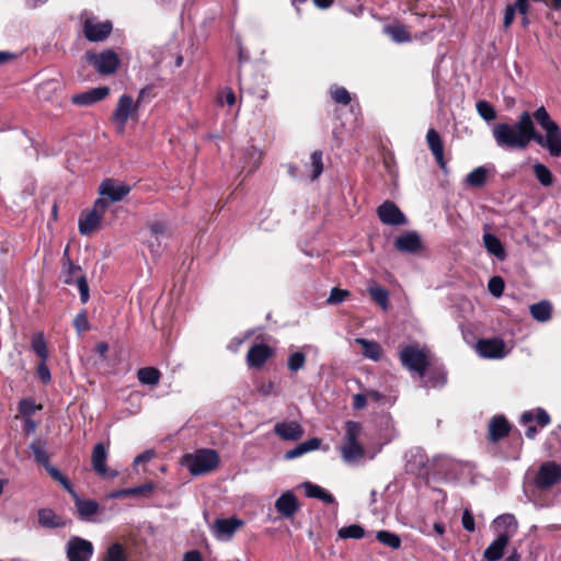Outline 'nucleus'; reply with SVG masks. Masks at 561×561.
<instances>
[{"label":"nucleus","instance_id":"nucleus-1","mask_svg":"<svg viewBox=\"0 0 561 561\" xmlns=\"http://www.w3.org/2000/svg\"><path fill=\"white\" fill-rule=\"evenodd\" d=\"M492 135L496 145L504 149H525L530 141H535L547 149L551 157L561 156V128L545 106L537 108L533 115L523 112L514 125H494Z\"/></svg>","mask_w":561,"mask_h":561},{"label":"nucleus","instance_id":"nucleus-2","mask_svg":"<svg viewBox=\"0 0 561 561\" xmlns=\"http://www.w3.org/2000/svg\"><path fill=\"white\" fill-rule=\"evenodd\" d=\"M85 60L101 76L115 73L121 65V59L113 49H104L100 53L87 51Z\"/></svg>","mask_w":561,"mask_h":561},{"label":"nucleus","instance_id":"nucleus-3","mask_svg":"<svg viewBox=\"0 0 561 561\" xmlns=\"http://www.w3.org/2000/svg\"><path fill=\"white\" fill-rule=\"evenodd\" d=\"M403 367L423 377L430 366L427 352L414 345L404 346L399 354Z\"/></svg>","mask_w":561,"mask_h":561},{"label":"nucleus","instance_id":"nucleus-4","mask_svg":"<svg viewBox=\"0 0 561 561\" xmlns=\"http://www.w3.org/2000/svg\"><path fill=\"white\" fill-rule=\"evenodd\" d=\"M113 31V23L110 20L100 21L93 14H85L82 21V33L87 41L99 43L106 41Z\"/></svg>","mask_w":561,"mask_h":561},{"label":"nucleus","instance_id":"nucleus-5","mask_svg":"<svg viewBox=\"0 0 561 561\" xmlns=\"http://www.w3.org/2000/svg\"><path fill=\"white\" fill-rule=\"evenodd\" d=\"M108 207V202L104 198H98L93 208L83 211L79 218V231L83 236H89L101 227L103 215Z\"/></svg>","mask_w":561,"mask_h":561},{"label":"nucleus","instance_id":"nucleus-6","mask_svg":"<svg viewBox=\"0 0 561 561\" xmlns=\"http://www.w3.org/2000/svg\"><path fill=\"white\" fill-rule=\"evenodd\" d=\"M93 553V543L79 536H71L66 543L68 561H91Z\"/></svg>","mask_w":561,"mask_h":561},{"label":"nucleus","instance_id":"nucleus-7","mask_svg":"<svg viewBox=\"0 0 561 561\" xmlns=\"http://www.w3.org/2000/svg\"><path fill=\"white\" fill-rule=\"evenodd\" d=\"M362 426L358 422L347 421L345 424L344 444L341 448L342 456H363L364 449L358 443Z\"/></svg>","mask_w":561,"mask_h":561},{"label":"nucleus","instance_id":"nucleus-8","mask_svg":"<svg viewBox=\"0 0 561 561\" xmlns=\"http://www.w3.org/2000/svg\"><path fill=\"white\" fill-rule=\"evenodd\" d=\"M561 481V466L554 461L543 462L535 478V484L540 490H547Z\"/></svg>","mask_w":561,"mask_h":561},{"label":"nucleus","instance_id":"nucleus-9","mask_svg":"<svg viewBox=\"0 0 561 561\" xmlns=\"http://www.w3.org/2000/svg\"><path fill=\"white\" fill-rule=\"evenodd\" d=\"M241 526H243V520L236 517L217 518L210 530L217 540L229 541Z\"/></svg>","mask_w":561,"mask_h":561},{"label":"nucleus","instance_id":"nucleus-10","mask_svg":"<svg viewBox=\"0 0 561 561\" xmlns=\"http://www.w3.org/2000/svg\"><path fill=\"white\" fill-rule=\"evenodd\" d=\"M219 465V458H180V466L192 476L206 474Z\"/></svg>","mask_w":561,"mask_h":561},{"label":"nucleus","instance_id":"nucleus-11","mask_svg":"<svg viewBox=\"0 0 561 561\" xmlns=\"http://www.w3.org/2000/svg\"><path fill=\"white\" fill-rule=\"evenodd\" d=\"M99 194L105 196L110 202H119L130 192V186L126 183L118 182L107 178L103 180L99 186Z\"/></svg>","mask_w":561,"mask_h":561},{"label":"nucleus","instance_id":"nucleus-12","mask_svg":"<svg viewBox=\"0 0 561 561\" xmlns=\"http://www.w3.org/2000/svg\"><path fill=\"white\" fill-rule=\"evenodd\" d=\"M377 215L380 221L389 226H402L407 224L405 215L391 201L383 202L377 208Z\"/></svg>","mask_w":561,"mask_h":561},{"label":"nucleus","instance_id":"nucleus-13","mask_svg":"<svg viewBox=\"0 0 561 561\" xmlns=\"http://www.w3.org/2000/svg\"><path fill=\"white\" fill-rule=\"evenodd\" d=\"M138 105L134 102L133 98L128 94H123L117 102L116 108L112 114V119L119 126L121 130H124L125 125L130 115L136 112Z\"/></svg>","mask_w":561,"mask_h":561},{"label":"nucleus","instance_id":"nucleus-14","mask_svg":"<svg viewBox=\"0 0 561 561\" xmlns=\"http://www.w3.org/2000/svg\"><path fill=\"white\" fill-rule=\"evenodd\" d=\"M477 352L484 358H503L506 356L505 343L501 339H482L477 342Z\"/></svg>","mask_w":561,"mask_h":561},{"label":"nucleus","instance_id":"nucleus-15","mask_svg":"<svg viewBox=\"0 0 561 561\" xmlns=\"http://www.w3.org/2000/svg\"><path fill=\"white\" fill-rule=\"evenodd\" d=\"M512 430V424L503 414L494 415L488 425V439L491 443H497L504 437L508 436Z\"/></svg>","mask_w":561,"mask_h":561},{"label":"nucleus","instance_id":"nucleus-16","mask_svg":"<svg viewBox=\"0 0 561 561\" xmlns=\"http://www.w3.org/2000/svg\"><path fill=\"white\" fill-rule=\"evenodd\" d=\"M273 355L271 346L264 343L254 344L247 354V364L251 368H262Z\"/></svg>","mask_w":561,"mask_h":561},{"label":"nucleus","instance_id":"nucleus-17","mask_svg":"<svg viewBox=\"0 0 561 561\" xmlns=\"http://www.w3.org/2000/svg\"><path fill=\"white\" fill-rule=\"evenodd\" d=\"M110 94L108 87H98L89 91L76 94L71 98V102L76 105L88 106L105 99Z\"/></svg>","mask_w":561,"mask_h":561},{"label":"nucleus","instance_id":"nucleus-18","mask_svg":"<svg viewBox=\"0 0 561 561\" xmlns=\"http://www.w3.org/2000/svg\"><path fill=\"white\" fill-rule=\"evenodd\" d=\"M276 511L284 518H293L299 508L297 497L291 491H286L275 501Z\"/></svg>","mask_w":561,"mask_h":561},{"label":"nucleus","instance_id":"nucleus-19","mask_svg":"<svg viewBox=\"0 0 561 561\" xmlns=\"http://www.w3.org/2000/svg\"><path fill=\"white\" fill-rule=\"evenodd\" d=\"M38 526L45 529L64 528L67 522L56 512L48 507H43L37 511Z\"/></svg>","mask_w":561,"mask_h":561},{"label":"nucleus","instance_id":"nucleus-20","mask_svg":"<svg viewBox=\"0 0 561 561\" xmlns=\"http://www.w3.org/2000/svg\"><path fill=\"white\" fill-rule=\"evenodd\" d=\"M394 247L400 252L415 253L421 250L422 241L417 232L409 231L396 239Z\"/></svg>","mask_w":561,"mask_h":561},{"label":"nucleus","instance_id":"nucleus-21","mask_svg":"<svg viewBox=\"0 0 561 561\" xmlns=\"http://www.w3.org/2000/svg\"><path fill=\"white\" fill-rule=\"evenodd\" d=\"M274 432L284 440L295 442L302 437V426L295 422H278L274 426Z\"/></svg>","mask_w":561,"mask_h":561},{"label":"nucleus","instance_id":"nucleus-22","mask_svg":"<svg viewBox=\"0 0 561 561\" xmlns=\"http://www.w3.org/2000/svg\"><path fill=\"white\" fill-rule=\"evenodd\" d=\"M426 141L430 150L432 151L437 164L440 169H446V161L444 159V146L442 138L436 129L430 128L426 134Z\"/></svg>","mask_w":561,"mask_h":561},{"label":"nucleus","instance_id":"nucleus-23","mask_svg":"<svg viewBox=\"0 0 561 561\" xmlns=\"http://www.w3.org/2000/svg\"><path fill=\"white\" fill-rule=\"evenodd\" d=\"M494 526L497 530V535L507 536L508 539L515 536L517 533L518 524L514 515L503 514L494 519Z\"/></svg>","mask_w":561,"mask_h":561},{"label":"nucleus","instance_id":"nucleus-24","mask_svg":"<svg viewBox=\"0 0 561 561\" xmlns=\"http://www.w3.org/2000/svg\"><path fill=\"white\" fill-rule=\"evenodd\" d=\"M511 539L507 536L497 535V537L488 546L483 557L488 561H497L504 554V549Z\"/></svg>","mask_w":561,"mask_h":561},{"label":"nucleus","instance_id":"nucleus-25","mask_svg":"<svg viewBox=\"0 0 561 561\" xmlns=\"http://www.w3.org/2000/svg\"><path fill=\"white\" fill-rule=\"evenodd\" d=\"M383 33L397 44L409 43L412 41V36L408 28L399 22L386 25L383 27Z\"/></svg>","mask_w":561,"mask_h":561},{"label":"nucleus","instance_id":"nucleus-26","mask_svg":"<svg viewBox=\"0 0 561 561\" xmlns=\"http://www.w3.org/2000/svg\"><path fill=\"white\" fill-rule=\"evenodd\" d=\"M71 494L75 497V505L81 519H89L98 513L99 504L96 501L81 499L75 492Z\"/></svg>","mask_w":561,"mask_h":561},{"label":"nucleus","instance_id":"nucleus-27","mask_svg":"<svg viewBox=\"0 0 561 561\" xmlns=\"http://www.w3.org/2000/svg\"><path fill=\"white\" fill-rule=\"evenodd\" d=\"M300 486L305 490L307 497L319 499L325 504L334 503L333 495L317 484L311 482H304Z\"/></svg>","mask_w":561,"mask_h":561},{"label":"nucleus","instance_id":"nucleus-28","mask_svg":"<svg viewBox=\"0 0 561 561\" xmlns=\"http://www.w3.org/2000/svg\"><path fill=\"white\" fill-rule=\"evenodd\" d=\"M531 317L538 322H547L552 316V305L548 300H541L529 307Z\"/></svg>","mask_w":561,"mask_h":561},{"label":"nucleus","instance_id":"nucleus-29","mask_svg":"<svg viewBox=\"0 0 561 561\" xmlns=\"http://www.w3.org/2000/svg\"><path fill=\"white\" fill-rule=\"evenodd\" d=\"M483 243L486 249V251L494 255L495 257L500 260H504L505 257V250L503 248V244L501 240L492 233L485 232L483 234Z\"/></svg>","mask_w":561,"mask_h":561},{"label":"nucleus","instance_id":"nucleus-30","mask_svg":"<svg viewBox=\"0 0 561 561\" xmlns=\"http://www.w3.org/2000/svg\"><path fill=\"white\" fill-rule=\"evenodd\" d=\"M36 459L41 462V465L46 469V471L54 480L58 481L69 493H73L70 481L56 467H54L50 463L49 458Z\"/></svg>","mask_w":561,"mask_h":561},{"label":"nucleus","instance_id":"nucleus-31","mask_svg":"<svg viewBox=\"0 0 561 561\" xmlns=\"http://www.w3.org/2000/svg\"><path fill=\"white\" fill-rule=\"evenodd\" d=\"M356 343L362 346V353L365 357L375 362L379 360L382 354V348L379 343L366 339H356Z\"/></svg>","mask_w":561,"mask_h":561},{"label":"nucleus","instance_id":"nucleus-32","mask_svg":"<svg viewBox=\"0 0 561 561\" xmlns=\"http://www.w3.org/2000/svg\"><path fill=\"white\" fill-rule=\"evenodd\" d=\"M64 257H66V261L64 262V283L67 285L75 284L77 283V277L82 274L81 266L71 262L68 255V248L64 252Z\"/></svg>","mask_w":561,"mask_h":561},{"label":"nucleus","instance_id":"nucleus-33","mask_svg":"<svg viewBox=\"0 0 561 561\" xmlns=\"http://www.w3.org/2000/svg\"><path fill=\"white\" fill-rule=\"evenodd\" d=\"M137 378L142 385L157 386L160 382L161 373L156 367H144L138 369Z\"/></svg>","mask_w":561,"mask_h":561},{"label":"nucleus","instance_id":"nucleus-34","mask_svg":"<svg viewBox=\"0 0 561 561\" xmlns=\"http://www.w3.org/2000/svg\"><path fill=\"white\" fill-rule=\"evenodd\" d=\"M149 232L152 238L156 239L157 243L150 242L149 247L151 249V252H159L160 248V238H163L168 233L167 225L162 221H153L150 222L149 226Z\"/></svg>","mask_w":561,"mask_h":561},{"label":"nucleus","instance_id":"nucleus-35","mask_svg":"<svg viewBox=\"0 0 561 561\" xmlns=\"http://www.w3.org/2000/svg\"><path fill=\"white\" fill-rule=\"evenodd\" d=\"M43 409L42 404H36L33 398H24L19 401L16 417H33V415Z\"/></svg>","mask_w":561,"mask_h":561},{"label":"nucleus","instance_id":"nucleus-36","mask_svg":"<svg viewBox=\"0 0 561 561\" xmlns=\"http://www.w3.org/2000/svg\"><path fill=\"white\" fill-rule=\"evenodd\" d=\"M31 348L41 358V360H47L48 350H47V343H46L43 332H37V333L33 334L32 341H31Z\"/></svg>","mask_w":561,"mask_h":561},{"label":"nucleus","instance_id":"nucleus-37","mask_svg":"<svg viewBox=\"0 0 561 561\" xmlns=\"http://www.w3.org/2000/svg\"><path fill=\"white\" fill-rule=\"evenodd\" d=\"M321 445V439L312 437L304 443L298 444L295 448L288 450L285 456H302L306 453L317 450Z\"/></svg>","mask_w":561,"mask_h":561},{"label":"nucleus","instance_id":"nucleus-38","mask_svg":"<svg viewBox=\"0 0 561 561\" xmlns=\"http://www.w3.org/2000/svg\"><path fill=\"white\" fill-rule=\"evenodd\" d=\"M368 293L376 304H378L383 309L388 308L389 291L386 288L374 284L368 287Z\"/></svg>","mask_w":561,"mask_h":561},{"label":"nucleus","instance_id":"nucleus-39","mask_svg":"<svg viewBox=\"0 0 561 561\" xmlns=\"http://www.w3.org/2000/svg\"><path fill=\"white\" fill-rule=\"evenodd\" d=\"M376 538L379 542L392 549H399L401 547V538L389 530L377 531Z\"/></svg>","mask_w":561,"mask_h":561},{"label":"nucleus","instance_id":"nucleus-40","mask_svg":"<svg viewBox=\"0 0 561 561\" xmlns=\"http://www.w3.org/2000/svg\"><path fill=\"white\" fill-rule=\"evenodd\" d=\"M337 536L341 539H360L365 536V529L360 525L353 524L340 528Z\"/></svg>","mask_w":561,"mask_h":561},{"label":"nucleus","instance_id":"nucleus-41","mask_svg":"<svg viewBox=\"0 0 561 561\" xmlns=\"http://www.w3.org/2000/svg\"><path fill=\"white\" fill-rule=\"evenodd\" d=\"M488 171L484 167H478L466 178V182L473 187H481L486 181Z\"/></svg>","mask_w":561,"mask_h":561},{"label":"nucleus","instance_id":"nucleus-42","mask_svg":"<svg viewBox=\"0 0 561 561\" xmlns=\"http://www.w3.org/2000/svg\"><path fill=\"white\" fill-rule=\"evenodd\" d=\"M103 561H127L124 547L118 542L111 545L104 554Z\"/></svg>","mask_w":561,"mask_h":561},{"label":"nucleus","instance_id":"nucleus-43","mask_svg":"<svg viewBox=\"0 0 561 561\" xmlns=\"http://www.w3.org/2000/svg\"><path fill=\"white\" fill-rule=\"evenodd\" d=\"M534 173L536 179L543 186H550L553 183V176L550 170L542 163H536L534 165Z\"/></svg>","mask_w":561,"mask_h":561},{"label":"nucleus","instance_id":"nucleus-44","mask_svg":"<svg viewBox=\"0 0 561 561\" xmlns=\"http://www.w3.org/2000/svg\"><path fill=\"white\" fill-rule=\"evenodd\" d=\"M106 458H92V467L95 472L104 479H111L117 476L116 470L108 469L105 462Z\"/></svg>","mask_w":561,"mask_h":561},{"label":"nucleus","instance_id":"nucleus-45","mask_svg":"<svg viewBox=\"0 0 561 561\" xmlns=\"http://www.w3.org/2000/svg\"><path fill=\"white\" fill-rule=\"evenodd\" d=\"M330 95L332 100L337 104L347 105L352 101L350 92L344 87H331Z\"/></svg>","mask_w":561,"mask_h":561},{"label":"nucleus","instance_id":"nucleus-46","mask_svg":"<svg viewBox=\"0 0 561 561\" xmlns=\"http://www.w3.org/2000/svg\"><path fill=\"white\" fill-rule=\"evenodd\" d=\"M476 108L478 114L486 122H491L496 118V111L488 101H478Z\"/></svg>","mask_w":561,"mask_h":561},{"label":"nucleus","instance_id":"nucleus-47","mask_svg":"<svg viewBox=\"0 0 561 561\" xmlns=\"http://www.w3.org/2000/svg\"><path fill=\"white\" fill-rule=\"evenodd\" d=\"M535 420V413L533 411H526L520 416V424L526 426L525 435L527 438H534L537 435V426L533 424Z\"/></svg>","mask_w":561,"mask_h":561},{"label":"nucleus","instance_id":"nucleus-48","mask_svg":"<svg viewBox=\"0 0 561 561\" xmlns=\"http://www.w3.org/2000/svg\"><path fill=\"white\" fill-rule=\"evenodd\" d=\"M323 153L321 150H316L311 153V179L317 180L323 172Z\"/></svg>","mask_w":561,"mask_h":561},{"label":"nucleus","instance_id":"nucleus-49","mask_svg":"<svg viewBox=\"0 0 561 561\" xmlns=\"http://www.w3.org/2000/svg\"><path fill=\"white\" fill-rule=\"evenodd\" d=\"M306 364V355L302 352L293 353L287 360L288 369L296 373L304 368Z\"/></svg>","mask_w":561,"mask_h":561},{"label":"nucleus","instance_id":"nucleus-50","mask_svg":"<svg viewBox=\"0 0 561 561\" xmlns=\"http://www.w3.org/2000/svg\"><path fill=\"white\" fill-rule=\"evenodd\" d=\"M504 280L501 276H493L489 279L488 289L494 297H501L504 291Z\"/></svg>","mask_w":561,"mask_h":561},{"label":"nucleus","instance_id":"nucleus-51","mask_svg":"<svg viewBox=\"0 0 561 561\" xmlns=\"http://www.w3.org/2000/svg\"><path fill=\"white\" fill-rule=\"evenodd\" d=\"M77 287L80 293V300L82 304H87L90 298V289L87 277L84 274H81L77 277Z\"/></svg>","mask_w":561,"mask_h":561},{"label":"nucleus","instance_id":"nucleus-52","mask_svg":"<svg viewBox=\"0 0 561 561\" xmlns=\"http://www.w3.org/2000/svg\"><path fill=\"white\" fill-rule=\"evenodd\" d=\"M73 327L78 333L85 332L90 329V323L85 310H81L80 312L77 313V316L73 319Z\"/></svg>","mask_w":561,"mask_h":561},{"label":"nucleus","instance_id":"nucleus-53","mask_svg":"<svg viewBox=\"0 0 561 561\" xmlns=\"http://www.w3.org/2000/svg\"><path fill=\"white\" fill-rule=\"evenodd\" d=\"M245 156L251 160L249 172H252L255 169H257L261 163L262 152L255 147H250L249 149H247Z\"/></svg>","mask_w":561,"mask_h":561},{"label":"nucleus","instance_id":"nucleus-54","mask_svg":"<svg viewBox=\"0 0 561 561\" xmlns=\"http://www.w3.org/2000/svg\"><path fill=\"white\" fill-rule=\"evenodd\" d=\"M461 524L462 527L469 533H473L476 530L474 517L469 508L463 510Z\"/></svg>","mask_w":561,"mask_h":561},{"label":"nucleus","instance_id":"nucleus-55","mask_svg":"<svg viewBox=\"0 0 561 561\" xmlns=\"http://www.w3.org/2000/svg\"><path fill=\"white\" fill-rule=\"evenodd\" d=\"M36 374L43 383L47 385L50 382L51 375H50V370H49L48 366L46 365V360L39 362V364L37 366Z\"/></svg>","mask_w":561,"mask_h":561},{"label":"nucleus","instance_id":"nucleus-56","mask_svg":"<svg viewBox=\"0 0 561 561\" xmlns=\"http://www.w3.org/2000/svg\"><path fill=\"white\" fill-rule=\"evenodd\" d=\"M348 295H350V293L347 290L334 287V288H332V290L330 293V296L328 298V302L329 304H340Z\"/></svg>","mask_w":561,"mask_h":561},{"label":"nucleus","instance_id":"nucleus-57","mask_svg":"<svg viewBox=\"0 0 561 561\" xmlns=\"http://www.w3.org/2000/svg\"><path fill=\"white\" fill-rule=\"evenodd\" d=\"M556 442L561 446V426L557 427L549 436L547 444L553 449L556 453H560V450L556 447Z\"/></svg>","mask_w":561,"mask_h":561},{"label":"nucleus","instance_id":"nucleus-58","mask_svg":"<svg viewBox=\"0 0 561 561\" xmlns=\"http://www.w3.org/2000/svg\"><path fill=\"white\" fill-rule=\"evenodd\" d=\"M34 456H46V443L45 440L37 438L31 445Z\"/></svg>","mask_w":561,"mask_h":561},{"label":"nucleus","instance_id":"nucleus-59","mask_svg":"<svg viewBox=\"0 0 561 561\" xmlns=\"http://www.w3.org/2000/svg\"><path fill=\"white\" fill-rule=\"evenodd\" d=\"M535 420L540 427H545L550 423L549 414L541 408L536 410Z\"/></svg>","mask_w":561,"mask_h":561},{"label":"nucleus","instance_id":"nucleus-60","mask_svg":"<svg viewBox=\"0 0 561 561\" xmlns=\"http://www.w3.org/2000/svg\"><path fill=\"white\" fill-rule=\"evenodd\" d=\"M23 420V432L26 435L35 433L37 428V422L33 420V417H22Z\"/></svg>","mask_w":561,"mask_h":561},{"label":"nucleus","instance_id":"nucleus-61","mask_svg":"<svg viewBox=\"0 0 561 561\" xmlns=\"http://www.w3.org/2000/svg\"><path fill=\"white\" fill-rule=\"evenodd\" d=\"M151 490H152V485L151 484H142V485H139V486L127 488L126 493H129V496L130 495H141V494H145L147 492H150Z\"/></svg>","mask_w":561,"mask_h":561},{"label":"nucleus","instance_id":"nucleus-62","mask_svg":"<svg viewBox=\"0 0 561 561\" xmlns=\"http://www.w3.org/2000/svg\"><path fill=\"white\" fill-rule=\"evenodd\" d=\"M515 13L516 11L511 7V4H508L505 9V12H504V20H503V25L505 28H508L514 19H515Z\"/></svg>","mask_w":561,"mask_h":561},{"label":"nucleus","instance_id":"nucleus-63","mask_svg":"<svg viewBox=\"0 0 561 561\" xmlns=\"http://www.w3.org/2000/svg\"><path fill=\"white\" fill-rule=\"evenodd\" d=\"M511 7L522 15H527L528 12V0H516Z\"/></svg>","mask_w":561,"mask_h":561},{"label":"nucleus","instance_id":"nucleus-64","mask_svg":"<svg viewBox=\"0 0 561 561\" xmlns=\"http://www.w3.org/2000/svg\"><path fill=\"white\" fill-rule=\"evenodd\" d=\"M367 404V398L365 394L357 393L354 396V408L357 410L364 409Z\"/></svg>","mask_w":561,"mask_h":561}]
</instances>
